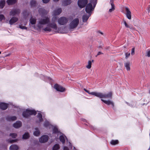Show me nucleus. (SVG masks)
Returning a JSON list of instances; mask_svg holds the SVG:
<instances>
[{
	"instance_id": "nucleus-1",
	"label": "nucleus",
	"mask_w": 150,
	"mask_h": 150,
	"mask_svg": "<svg viewBox=\"0 0 150 150\" xmlns=\"http://www.w3.org/2000/svg\"><path fill=\"white\" fill-rule=\"evenodd\" d=\"M57 17L56 16H53L52 19V23H49L47 26L43 29L45 32H50L52 30V28L56 32L64 33L61 32L57 29V28L55 22L57 21Z\"/></svg>"
},
{
	"instance_id": "nucleus-2",
	"label": "nucleus",
	"mask_w": 150,
	"mask_h": 150,
	"mask_svg": "<svg viewBox=\"0 0 150 150\" xmlns=\"http://www.w3.org/2000/svg\"><path fill=\"white\" fill-rule=\"evenodd\" d=\"M97 4L96 0H92L90 2L87 4L85 8L86 11L88 13H92L95 8Z\"/></svg>"
},
{
	"instance_id": "nucleus-3",
	"label": "nucleus",
	"mask_w": 150,
	"mask_h": 150,
	"mask_svg": "<svg viewBox=\"0 0 150 150\" xmlns=\"http://www.w3.org/2000/svg\"><path fill=\"white\" fill-rule=\"evenodd\" d=\"M44 126L49 129H52L53 134L57 133L59 132L57 127L56 126H54L50 124L49 122L47 120H45L44 123Z\"/></svg>"
},
{
	"instance_id": "nucleus-4",
	"label": "nucleus",
	"mask_w": 150,
	"mask_h": 150,
	"mask_svg": "<svg viewBox=\"0 0 150 150\" xmlns=\"http://www.w3.org/2000/svg\"><path fill=\"white\" fill-rule=\"evenodd\" d=\"M112 93L110 92L108 94H104L102 93L98 92L97 97L100 98H112Z\"/></svg>"
},
{
	"instance_id": "nucleus-5",
	"label": "nucleus",
	"mask_w": 150,
	"mask_h": 150,
	"mask_svg": "<svg viewBox=\"0 0 150 150\" xmlns=\"http://www.w3.org/2000/svg\"><path fill=\"white\" fill-rule=\"evenodd\" d=\"M37 112L36 111L30 109H27L25 111L23 112V116L25 117H28L30 115H35Z\"/></svg>"
},
{
	"instance_id": "nucleus-6",
	"label": "nucleus",
	"mask_w": 150,
	"mask_h": 150,
	"mask_svg": "<svg viewBox=\"0 0 150 150\" xmlns=\"http://www.w3.org/2000/svg\"><path fill=\"white\" fill-rule=\"evenodd\" d=\"M79 23L78 18H76L74 19L69 24V28L70 29L76 28Z\"/></svg>"
},
{
	"instance_id": "nucleus-7",
	"label": "nucleus",
	"mask_w": 150,
	"mask_h": 150,
	"mask_svg": "<svg viewBox=\"0 0 150 150\" xmlns=\"http://www.w3.org/2000/svg\"><path fill=\"white\" fill-rule=\"evenodd\" d=\"M68 19L64 17H60L58 20V23L60 25L65 24L68 21Z\"/></svg>"
},
{
	"instance_id": "nucleus-8",
	"label": "nucleus",
	"mask_w": 150,
	"mask_h": 150,
	"mask_svg": "<svg viewBox=\"0 0 150 150\" xmlns=\"http://www.w3.org/2000/svg\"><path fill=\"white\" fill-rule=\"evenodd\" d=\"M88 3V0H78V4L80 8L85 7Z\"/></svg>"
},
{
	"instance_id": "nucleus-9",
	"label": "nucleus",
	"mask_w": 150,
	"mask_h": 150,
	"mask_svg": "<svg viewBox=\"0 0 150 150\" xmlns=\"http://www.w3.org/2000/svg\"><path fill=\"white\" fill-rule=\"evenodd\" d=\"M58 131L59 132L57 133H56L55 134H57V136L59 135V134H60V136L59 138V140L63 144H64L65 142V139H67V141H68V139L66 137L64 134H63L62 133L60 132L59 130Z\"/></svg>"
},
{
	"instance_id": "nucleus-10",
	"label": "nucleus",
	"mask_w": 150,
	"mask_h": 150,
	"mask_svg": "<svg viewBox=\"0 0 150 150\" xmlns=\"http://www.w3.org/2000/svg\"><path fill=\"white\" fill-rule=\"evenodd\" d=\"M50 20L49 18L45 17V18L41 19L39 21V23L41 24L45 25L49 23Z\"/></svg>"
},
{
	"instance_id": "nucleus-11",
	"label": "nucleus",
	"mask_w": 150,
	"mask_h": 150,
	"mask_svg": "<svg viewBox=\"0 0 150 150\" xmlns=\"http://www.w3.org/2000/svg\"><path fill=\"white\" fill-rule=\"evenodd\" d=\"M49 137L46 135H44L41 136L39 139V141L41 143H45L47 141Z\"/></svg>"
},
{
	"instance_id": "nucleus-12",
	"label": "nucleus",
	"mask_w": 150,
	"mask_h": 150,
	"mask_svg": "<svg viewBox=\"0 0 150 150\" xmlns=\"http://www.w3.org/2000/svg\"><path fill=\"white\" fill-rule=\"evenodd\" d=\"M54 88L57 91L61 92H64L65 90V89L62 86L58 85L57 84H56L54 85Z\"/></svg>"
},
{
	"instance_id": "nucleus-13",
	"label": "nucleus",
	"mask_w": 150,
	"mask_h": 150,
	"mask_svg": "<svg viewBox=\"0 0 150 150\" xmlns=\"http://www.w3.org/2000/svg\"><path fill=\"white\" fill-rule=\"evenodd\" d=\"M125 10L126 11V15L127 17L129 19H131V13L129 9L127 7H125Z\"/></svg>"
},
{
	"instance_id": "nucleus-14",
	"label": "nucleus",
	"mask_w": 150,
	"mask_h": 150,
	"mask_svg": "<svg viewBox=\"0 0 150 150\" xmlns=\"http://www.w3.org/2000/svg\"><path fill=\"white\" fill-rule=\"evenodd\" d=\"M20 11L19 9H14L11 10L10 12V16H14L16 15H18L20 13Z\"/></svg>"
},
{
	"instance_id": "nucleus-15",
	"label": "nucleus",
	"mask_w": 150,
	"mask_h": 150,
	"mask_svg": "<svg viewBox=\"0 0 150 150\" xmlns=\"http://www.w3.org/2000/svg\"><path fill=\"white\" fill-rule=\"evenodd\" d=\"M62 10L61 8H58L55 9L53 12L52 15L53 16L58 15L62 12Z\"/></svg>"
},
{
	"instance_id": "nucleus-16",
	"label": "nucleus",
	"mask_w": 150,
	"mask_h": 150,
	"mask_svg": "<svg viewBox=\"0 0 150 150\" xmlns=\"http://www.w3.org/2000/svg\"><path fill=\"white\" fill-rule=\"evenodd\" d=\"M101 100L104 103L107 105H112V107H114V104L113 101H110V100H104L103 99H101Z\"/></svg>"
},
{
	"instance_id": "nucleus-17",
	"label": "nucleus",
	"mask_w": 150,
	"mask_h": 150,
	"mask_svg": "<svg viewBox=\"0 0 150 150\" xmlns=\"http://www.w3.org/2000/svg\"><path fill=\"white\" fill-rule=\"evenodd\" d=\"M91 15V13H88V14H85L82 17V21L83 22H86Z\"/></svg>"
},
{
	"instance_id": "nucleus-18",
	"label": "nucleus",
	"mask_w": 150,
	"mask_h": 150,
	"mask_svg": "<svg viewBox=\"0 0 150 150\" xmlns=\"http://www.w3.org/2000/svg\"><path fill=\"white\" fill-rule=\"evenodd\" d=\"M38 11L39 13L42 15H45L47 14L48 11H46L43 8H40L39 9Z\"/></svg>"
},
{
	"instance_id": "nucleus-19",
	"label": "nucleus",
	"mask_w": 150,
	"mask_h": 150,
	"mask_svg": "<svg viewBox=\"0 0 150 150\" xmlns=\"http://www.w3.org/2000/svg\"><path fill=\"white\" fill-rule=\"evenodd\" d=\"M18 20V18L16 17H12L9 21V23L11 25H12L16 22Z\"/></svg>"
},
{
	"instance_id": "nucleus-20",
	"label": "nucleus",
	"mask_w": 150,
	"mask_h": 150,
	"mask_svg": "<svg viewBox=\"0 0 150 150\" xmlns=\"http://www.w3.org/2000/svg\"><path fill=\"white\" fill-rule=\"evenodd\" d=\"M22 125L21 122L20 121H17L13 125L14 127L16 128H18L21 126Z\"/></svg>"
},
{
	"instance_id": "nucleus-21",
	"label": "nucleus",
	"mask_w": 150,
	"mask_h": 150,
	"mask_svg": "<svg viewBox=\"0 0 150 150\" xmlns=\"http://www.w3.org/2000/svg\"><path fill=\"white\" fill-rule=\"evenodd\" d=\"M7 107L8 105L4 103H0V108L2 110H6L7 109Z\"/></svg>"
},
{
	"instance_id": "nucleus-22",
	"label": "nucleus",
	"mask_w": 150,
	"mask_h": 150,
	"mask_svg": "<svg viewBox=\"0 0 150 150\" xmlns=\"http://www.w3.org/2000/svg\"><path fill=\"white\" fill-rule=\"evenodd\" d=\"M71 2V0H63L62 4L63 6H66L70 4Z\"/></svg>"
},
{
	"instance_id": "nucleus-23",
	"label": "nucleus",
	"mask_w": 150,
	"mask_h": 150,
	"mask_svg": "<svg viewBox=\"0 0 150 150\" xmlns=\"http://www.w3.org/2000/svg\"><path fill=\"white\" fill-rule=\"evenodd\" d=\"M43 114V112L38 111V119H39L40 122H41L42 120V115Z\"/></svg>"
},
{
	"instance_id": "nucleus-24",
	"label": "nucleus",
	"mask_w": 150,
	"mask_h": 150,
	"mask_svg": "<svg viewBox=\"0 0 150 150\" xmlns=\"http://www.w3.org/2000/svg\"><path fill=\"white\" fill-rule=\"evenodd\" d=\"M124 66L127 71H129L130 69V62H127L124 63Z\"/></svg>"
},
{
	"instance_id": "nucleus-25",
	"label": "nucleus",
	"mask_w": 150,
	"mask_h": 150,
	"mask_svg": "<svg viewBox=\"0 0 150 150\" xmlns=\"http://www.w3.org/2000/svg\"><path fill=\"white\" fill-rule=\"evenodd\" d=\"M17 146L15 145H11L10 147V150H17L18 149Z\"/></svg>"
},
{
	"instance_id": "nucleus-26",
	"label": "nucleus",
	"mask_w": 150,
	"mask_h": 150,
	"mask_svg": "<svg viewBox=\"0 0 150 150\" xmlns=\"http://www.w3.org/2000/svg\"><path fill=\"white\" fill-rule=\"evenodd\" d=\"M16 2V0H7V2L9 5H12L15 4Z\"/></svg>"
},
{
	"instance_id": "nucleus-27",
	"label": "nucleus",
	"mask_w": 150,
	"mask_h": 150,
	"mask_svg": "<svg viewBox=\"0 0 150 150\" xmlns=\"http://www.w3.org/2000/svg\"><path fill=\"white\" fill-rule=\"evenodd\" d=\"M30 21L31 24L33 25L35 23L36 20L35 18L32 17L30 19Z\"/></svg>"
},
{
	"instance_id": "nucleus-28",
	"label": "nucleus",
	"mask_w": 150,
	"mask_h": 150,
	"mask_svg": "<svg viewBox=\"0 0 150 150\" xmlns=\"http://www.w3.org/2000/svg\"><path fill=\"white\" fill-rule=\"evenodd\" d=\"M29 137V134L28 133H25L23 136V139H28Z\"/></svg>"
},
{
	"instance_id": "nucleus-29",
	"label": "nucleus",
	"mask_w": 150,
	"mask_h": 150,
	"mask_svg": "<svg viewBox=\"0 0 150 150\" xmlns=\"http://www.w3.org/2000/svg\"><path fill=\"white\" fill-rule=\"evenodd\" d=\"M124 23L125 24V27L127 28H129L131 29H133V28L132 26H130L128 25L126 21L125 20L123 21Z\"/></svg>"
},
{
	"instance_id": "nucleus-30",
	"label": "nucleus",
	"mask_w": 150,
	"mask_h": 150,
	"mask_svg": "<svg viewBox=\"0 0 150 150\" xmlns=\"http://www.w3.org/2000/svg\"><path fill=\"white\" fill-rule=\"evenodd\" d=\"M5 3V1L2 0L0 2V8H2L4 6Z\"/></svg>"
},
{
	"instance_id": "nucleus-31",
	"label": "nucleus",
	"mask_w": 150,
	"mask_h": 150,
	"mask_svg": "<svg viewBox=\"0 0 150 150\" xmlns=\"http://www.w3.org/2000/svg\"><path fill=\"white\" fill-rule=\"evenodd\" d=\"M59 148V144H55L52 148V150H58Z\"/></svg>"
},
{
	"instance_id": "nucleus-32",
	"label": "nucleus",
	"mask_w": 150,
	"mask_h": 150,
	"mask_svg": "<svg viewBox=\"0 0 150 150\" xmlns=\"http://www.w3.org/2000/svg\"><path fill=\"white\" fill-rule=\"evenodd\" d=\"M16 120V117L15 116L10 117L8 118L9 121H14Z\"/></svg>"
},
{
	"instance_id": "nucleus-33",
	"label": "nucleus",
	"mask_w": 150,
	"mask_h": 150,
	"mask_svg": "<svg viewBox=\"0 0 150 150\" xmlns=\"http://www.w3.org/2000/svg\"><path fill=\"white\" fill-rule=\"evenodd\" d=\"M118 143V140H112L110 142V143L111 144L113 145H115L117 144Z\"/></svg>"
},
{
	"instance_id": "nucleus-34",
	"label": "nucleus",
	"mask_w": 150,
	"mask_h": 150,
	"mask_svg": "<svg viewBox=\"0 0 150 150\" xmlns=\"http://www.w3.org/2000/svg\"><path fill=\"white\" fill-rule=\"evenodd\" d=\"M92 64L90 60H89L88 63V64L86 65V67L88 69H90L91 67Z\"/></svg>"
},
{
	"instance_id": "nucleus-35",
	"label": "nucleus",
	"mask_w": 150,
	"mask_h": 150,
	"mask_svg": "<svg viewBox=\"0 0 150 150\" xmlns=\"http://www.w3.org/2000/svg\"><path fill=\"white\" fill-rule=\"evenodd\" d=\"M87 93H88L89 94L93 95V96H95L97 97L98 92H90V91L88 90V91L87 92Z\"/></svg>"
},
{
	"instance_id": "nucleus-36",
	"label": "nucleus",
	"mask_w": 150,
	"mask_h": 150,
	"mask_svg": "<svg viewBox=\"0 0 150 150\" xmlns=\"http://www.w3.org/2000/svg\"><path fill=\"white\" fill-rule=\"evenodd\" d=\"M35 131L33 132V135L36 136H38V128L37 127L34 129Z\"/></svg>"
},
{
	"instance_id": "nucleus-37",
	"label": "nucleus",
	"mask_w": 150,
	"mask_h": 150,
	"mask_svg": "<svg viewBox=\"0 0 150 150\" xmlns=\"http://www.w3.org/2000/svg\"><path fill=\"white\" fill-rule=\"evenodd\" d=\"M112 8L109 10V12H112V11H114L115 9V6L114 4L111 5Z\"/></svg>"
},
{
	"instance_id": "nucleus-38",
	"label": "nucleus",
	"mask_w": 150,
	"mask_h": 150,
	"mask_svg": "<svg viewBox=\"0 0 150 150\" xmlns=\"http://www.w3.org/2000/svg\"><path fill=\"white\" fill-rule=\"evenodd\" d=\"M5 18L4 15L2 14L0 15V21H1L3 20H5Z\"/></svg>"
},
{
	"instance_id": "nucleus-39",
	"label": "nucleus",
	"mask_w": 150,
	"mask_h": 150,
	"mask_svg": "<svg viewBox=\"0 0 150 150\" xmlns=\"http://www.w3.org/2000/svg\"><path fill=\"white\" fill-rule=\"evenodd\" d=\"M10 136H11L13 138H14L16 137L17 134L16 133H12L11 134Z\"/></svg>"
},
{
	"instance_id": "nucleus-40",
	"label": "nucleus",
	"mask_w": 150,
	"mask_h": 150,
	"mask_svg": "<svg viewBox=\"0 0 150 150\" xmlns=\"http://www.w3.org/2000/svg\"><path fill=\"white\" fill-rule=\"evenodd\" d=\"M125 58L126 59H127L130 56V53H125Z\"/></svg>"
},
{
	"instance_id": "nucleus-41",
	"label": "nucleus",
	"mask_w": 150,
	"mask_h": 150,
	"mask_svg": "<svg viewBox=\"0 0 150 150\" xmlns=\"http://www.w3.org/2000/svg\"><path fill=\"white\" fill-rule=\"evenodd\" d=\"M30 4L32 6H34L36 4V2L35 1L32 0L31 1Z\"/></svg>"
},
{
	"instance_id": "nucleus-42",
	"label": "nucleus",
	"mask_w": 150,
	"mask_h": 150,
	"mask_svg": "<svg viewBox=\"0 0 150 150\" xmlns=\"http://www.w3.org/2000/svg\"><path fill=\"white\" fill-rule=\"evenodd\" d=\"M19 28H20L22 29H27V28L26 27L24 26L21 25H19Z\"/></svg>"
},
{
	"instance_id": "nucleus-43",
	"label": "nucleus",
	"mask_w": 150,
	"mask_h": 150,
	"mask_svg": "<svg viewBox=\"0 0 150 150\" xmlns=\"http://www.w3.org/2000/svg\"><path fill=\"white\" fill-rule=\"evenodd\" d=\"M134 51L135 48L133 47L132 49L131 54L132 55H133L134 54Z\"/></svg>"
},
{
	"instance_id": "nucleus-44",
	"label": "nucleus",
	"mask_w": 150,
	"mask_h": 150,
	"mask_svg": "<svg viewBox=\"0 0 150 150\" xmlns=\"http://www.w3.org/2000/svg\"><path fill=\"white\" fill-rule=\"evenodd\" d=\"M42 76V77L41 78V79H43V80H45V79H50V78L49 77H46L45 76Z\"/></svg>"
},
{
	"instance_id": "nucleus-45",
	"label": "nucleus",
	"mask_w": 150,
	"mask_h": 150,
	"mask_svg": "<svg viewBox=\"0 0 150 150\" xmlns=\"http://www.w3.org/2000/svg\"><path fill=\"white\" fill-rule=\"evenodd\" d=\"M147 56L148 57H150V50L148 51L147 52Z\"/></svg>"
},
{
	"instance_id": "nucleus-46",
	"label": "nucleus",
	"mask_w": 150,
	"mask_h": 150,
	"mask_svg": "<svg viewBox=\"0 0 150 150\" xmlns=\"http://www.w3.org/2000/svg\"><path fill=\"white\" fill-rule=\"evenodd\" d=\"M50 0H42V1L43 3H48Z\"/></svg>"
},
{
	"instance_id": "nucleus-47",
	"label": "nucleus",
	"mask_w": 150,
	"mask_h": 150,
	"mask_svg": "<svg viewBox=\"0 0 150 150\" xmlns=\"http://www.w3.org/2000/svg\"><path fill=\"white\" fill-rule=\"evenodd\" d=\"M17 140L14 139V140H12L10 141L9 142L11 143H13L14 142H15Z\"/></svg>"
},
{
	"instance_id": "nucleus-48",
	"label": "nucleus",
	"mask_w": 150,
	"mask_h": 150,
	"mask_svg": "<svg viewBox=\"0 0 150 150\" xmlns=\"http://www.w3.org/2000/svg\"><path fill=\"white\" fill-rule=\"evenodd\" d=\"M114 1V0H110V4L111 5L114 4H113Z\"/></svg>"
},
{
	"instance_id": "nucleus-49",
	"label": "nucleus",
	"mask_w": 150,
	"mask_h": 150,
	"mask_svg": "<svg viewBox=\"0 0 150 150\" xmlns=\"http://www.w3.org/2000/svg\"><path fill=\"white\" fill-rule=\"evenodd\" d=\"M63 149L64 150H69L68 148L66 146H64Z\"/></svg>"
},
{
	"instance_id": "nucleus-50",
	"label": "nucleus",
	"mask_w": 150,
	"mask_h": 150,
	"mask_svg": "<svg viewBox=\"0 0 150 150\" xmlns=\"http://www.w3.org/2000/svg\"><path fill=\"white\" fill-rule=\"evenodd\" d=\"M103 54V53H102L100 52H98L97 55L96 56L97 57V56L99 55H100L101 54Z\"/></svg>"
},
{
	"instance_id": "nucleus-51",
	"label": "nucleus",
	"mask_w": 150,
	"mask_h": 150,
	"mask_svg": "<svg viewBox=\"0 0 150 150\" xmlns=\"http://www.w3.org/2000/svg\"><path fill=\"white\" fill-rule=\"evenodd\" d=\"M97 32H98V33H100L102 35H103V33L102 32H101L100 31H99H99H97Z\"/></svg>"
},
{
	"instance_id": "nucleus-52",
	"label": "nucleus",
	"mask_w": 150,
	"mask_h": 150,
	"mask_svg": "<svg viewBox=\"0 0 150 150\" xmlns=\"http://www.w3.org/2000/svg\"><path fill=\"white\" fill-rule=\"evenodd\" d=\"M82 120L83 121H84V122H86V119H83H83H82Z\"/></svg>"
},
{
	"instance_id": "nucleus-53",
	"label": "nucleus",
	"mask_w": 150,
	"mask_h": 150,
	"mask_svg": "<svg viewBox=\"0 0 150 150\" xmlns=\"http://www.w3.org/2000/svg\"><path fill=\"white\" fill-rule=\"evenodd\" d=\"M69 146H70L71 147V148H72V145L71 144V143L70 142H69Z\"/></svg>"
},
{
	"instance_id": "nucleus-54",
	"label": "nucleus",
	"mask_w": 150,
	"mask_h": 150,
	"mask_svg": "<svg viewBox=\"0 0 150 150\" xmlns=\"http://www.w3.org/2000/svg\"><path fill=\"white\" fill-rule=\"evenodd\" d=\"M84 90L85 91V92H87L88 91V90H86V89H85V88H84Z\"/></svg>"
},
{
	"instance_id": "nucleus-55",
	"label": "nucleus",
	"mask_w": 150,
	"mask_h": 150,
	"mask_svg": "<svg viewBox=\"0 0 150 150\" xmlns=\"http://www.w3.org/2000/svg\"><path fill=\"white\" fill-rule=\"evenodd\" d=\"M38 136L40 134V131H39L38 130Z\"/></svg>"
},
{
	"instance_id": "nucleus-56",
	"label": "nucleus",
	"mask_w": 150,
	"mask_h": 150,
	"mask_svg": "<svg viewBox=\"0 0 150 150\" xmlns=\"http://www.w3.org/2000/svg\"><path fill=\"white\" fill-rule=\"evenodd\" d=\"M53 0L54 1L56 2V1H58L59 0Z\"/></svg>"
},
{
	"instance_id": "nucleus-57",
	"label": "nucleus",
	"mask_w": 150,
	"mask_h": 150,
	"mask_svg": "<svg viewBox=\"0 0 150 150\" xmlns=\"http://www.w3.org/2000/svg\"><path fill=\"white\" fill-rule=\"evenodd\" d=\"M91 63L93 62H94V60H92V61H91Z\"/></svg>"
},
{
	"instance_id": "nucleus-58",
	"label": "nucleus",
	"mask_w": 150,
	"mask_h": 150,
	"mask_svg": "<svg viewBox=\"0 0 150 150\" xmlns=\"http://www.w3.org/2000/svg\"><path fill=\"white\" fill-rule=\"evenodd\" d=\"M149 93H150V90H149Z\"/></svg>"
},
{
	"instance_id": "nucleus-59",
	"label": "nucleus",
	"mask_w": 150,
	"mask_h": 150,
	"mask_svg": "<svg viewBox=\"0 0 150 150\" xmlns=\"http://www.w3.org/2000/svg\"><path fill=\"white\" fill-rule=\"evenodd\" d=\"M1 53V52L0 51V54Z\"/></svg>"
},
{
	"instance_id": "nucleus-60",
	"label": "nucleus",
	"mask_w": 150,
	"mask_h": 150,
	"mask_svg": "<svg viewBox=\"0 0 150 150\" xmlns=\"http://www.w3.org/2000/svg\"><path fill=\"white\" fill-rule=\"evenodd\" d=\"M74 149H75V147H74Z\"/></svg>"
},
{
	"instance_id": "nucleus-61",
	"label": "nucleus",
	"mask_w": 150,
	"mask_h": 150,
	"mask_svg": "<svg viewBox=\"0 0 150 150\" xmlns=\"http://www.w3.org/2000/svg\"><path fill=\"white\" fill-rule=\"evenodd\" d=\"M9 56V55H6V56Z\"/></svg>"
},
{
	"instance_id": "nucleus-62",
	"label": "nucleus",
	"mask_w": 150,
	"mask_h": 150,
	"mask_svg": "<svg viewBox=\"0 0 150 150\" xmlns=\"http://www.w3.org/2000/svg\"><path fill=\"white\" fill-rule=\"evenodd\" d=\"M150 150V148L149 149V150Z\"/></svg>"
}]
</instances>
